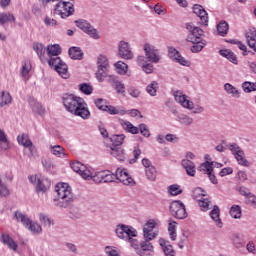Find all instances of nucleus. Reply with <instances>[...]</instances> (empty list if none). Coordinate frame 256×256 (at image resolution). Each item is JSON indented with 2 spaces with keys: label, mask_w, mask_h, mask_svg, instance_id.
<instances>
[{
  "label": "nucleus",
  "mask_w": 256,
  "mask_h": 256,
  "mask_svg": "<svg viewBox=\"0 0 256 256\" xmlns=\"http://www.w3.org/2000/svg\"><path fill=\"white\" fill-rule=\"evenodd\" d=\"M19 145L25 147L24 153L27 157H35L37 155V148L33 145V142L26 134H21L17 137Z\"/></svg>",
  "instance_id": "nucleus-9"
},
{
  "label": "nucleus",
  "mask_w": 256,
  "mask_h": 256,
  "mask_svg": "<svg viewBox=\"0 0 256 256\" xmlns=\"http://www.w3.org/2000/svg\"><path fill=\"white\" fill-rule=\"evenodd\" d=\"M168 55H169L170 59H173V61H175L179 57L180 54H179V51H177V49H175L173 47H169Z\"/></svg>",
  "instance_id": "nucleus-64"
},
{
  "label": "nucleus",
  "mask_w": 256,
  "mask_h": 256,
  "mask_svg": "<svg viewBox=\"0 0 256 256\" xmlns=\"http://www.w3.org/2000/svg\"><path fill=\"white\" fill-rule=\"evenodd\" d=\"M66 209L70 219H79V217H81V213L78 207L73 205H66Z\"/></svg>",
  "instance_id": "nucleus-31"
},
{
  "label": "nucleus",
  "mask_w": 256,
  "mask_h": 256,
  "mask_svg": "<svg viewBox=\"0 0 256 256\" xmlns=\"http://www.w3.org/2000/svg\"><path fill=\"white\" fill-rule=\"evenodd\" d=\"M192 197L196 201H200L201 199H203V197H205V191H203V189L201 188H195L192 191Z\"/></svg>",
  "instance_id": "nucleus-54"
},
{
  "label": "nucleus",
  "mask_w": 256,
  "mask_h": 256,
  "mask_svg": "<svg viewBox=\"0 0 256 256\" xmlns=\"http://www.w3.org/2000/svg\"><path fill=\"white\" fill-rule=\"evenodd\" d=\"M114 175L115 179H118V181H120V183H123V185H135V180H133L129 176V172L127 171V169L118 168Z\"/></svg>",
  "instance_id": "nucleus-15"
},
{
  "label": "nucleus",
  "mask_w": 256,
  "mask_h": 256,
  "mask_svg": "<svg viewBox=\"0 0 256 256\" xmlns=\"http://www.w3.org/2000/svg\"><path fill=\"white\" fill-rule=\"evenodd\" d=\"M68 55L70 59H73L74 61H81V59H83V50L73 46L68 50Z\"/></svg>",
  "instance_id": "nucleus-24"
},
{
  "label": "nucleus",
  "mask_w": 256,
  "mask_h": 256,
  "mask_svg": "<svg viewBox=\"0 0 256 256\" xmlns=\"http://www.w3.org/2000/svg\"><path fill=\"white\" fill-rule=\"evenodd\" d=\"M42 166L44 167L45 171L48 173H53V170L55 169V164L51 160H42Z\"/></svg>",
  "instance_id": "nucleus-56"
},
{
  "label": "nucleus",
  "mask_w": 256,
  "mask_h": 256,
  "mask_svg": "<svg viewBox=\"0 0 256 256\" xmlns=\"http://www.w3.org/2000/svg\"><path fill=\"white\" fill-rule=\"evenodd\" d=\"M168 233L171 241H175L177 239V223L171 219L168 220Z\"/></svg>",
  "instance_id": "nucleus-27"
},
{
  "label": "nucleus",
  "mask_w": 256,
  "mask_h": 256,
  "mask_svg": "<svg viewBox=\"0 0 256 256\" xmlns=\"http://www.w3.org/2000/svg\"><path fill=\"white\" fill-rule=\"evenodd\" d=\"M242 89L244 93H251L253 91H256V82L246 81L242 84Z\"/></svg>",
  "instance_id": "nucleus-47"
},
{
  "label": "nucleus",
  "mask_w": 256,
  "mask_h": 256,
  "mask_svg": "<svg viewBox=\"0 0 256 256\" xmlns=\"http://www.w3.org/2000/svg\"><path fill=\"white\" fill-rule=\"evenodd\" d=\"M232 241L234 246L237 249H241V247H245V240H243V238L239 237V234H234L232 236Z\"/></svg>",
  "instance_id": "nucleus-49"
},
{
  "label": "nucleus",
  "mask_w": 256,
  "mask_h": 256,
  "mask_svg": "<svg viewBox=\"0 0 256 256\" xmlns=\"http://www.w3.org/2000/svg\"><path fill=\"white\" fill-rule=\"evenodd\" d=\"M159 88V83L157 81L151 82L146 88V91L151 97H155L157 95V89Z\"/></svg>",
  "instance_id": "nucleus-46"
},
{
  "label": "nucleus",
  "mask_w": 256,
  "mask_h": 256,
  "mask_svg": "<svg viewBox=\"0 0 256 256\" xmlns=\"http://www.w3.org/2000/svg\"><path fill=\"white\" fill-rule=\"evenodd\" d=\"M38 217L42 225H44L45 227H51L53 221L51 220V218H49V216H47V214L40 213Z\"/></svg>",
  "instance_id": "nucleus-48"
},
{
  "label": "nucleus",
  "mask_w": 256,
  "mask_h": 256,
  "mask_svg": "<svg viewBox=\"0 0 256 256\" xmlns=\"http://www.w3.org/2000/svg\"><path fill=\"white\" fill-rule=\"evenodd\" d=\"M79 91L84 93V95H91V93H93V86L87 83H82L79 85Z\"/></svg>",
  "instance_id": "nucleus-53"
},
{
  "label": "nucleus",
  "mask_w": 256,
  "mask_h": 256,
  "mask_svg": "<svg viewBox=\"0 0 256 256\" xmlns=\"http://www.w3.org/2000/svg\"><path fill=\"white\" fill-rule=\"evenodd\" d=\"M221 215V210L219 209V206L215 205L213 209L210 212V217L212 221L216 224V227L221 229L223 227V221H221V218H219Z\"/></svg>",
  "instance_id": "nucleus-20"
},
{
  "label": "nucleus",
  "mask_w": 256,
  "mask_h": 256,
  "mask_svg": "<svg viewBox=\"0 0 256 256\" xmlns=\"http://www.w3.org/2000/svg\"><path fill=\"white\" fill-rule=\"evenodd\" d=\"M217 32L220 37H225V35H227L229 32V24L226 21H221L217 25Z\"/></svg>",
  "instance_id": "nucleus-36"
},
{
  "label": "nucleus",
  "mask_w": 256,
  "mask_h": 256,
  "mask_svg": "<svg viewBox=\"0 0 256 256\" xmlns=\"http://www.w3.org/2000/svg\"><path fill=\"white\" fill-rule=\"evenodd\" d=\"M104 111L109 113V115H125L124 110H119L115 106H111V105H106V110Z\"/></svg>",
  "instance_id": "nucleus-51"
},
{
  "label": "nucleus",
  "mask_w": 256,
  "mask_h": 256,
  "mask_svg": "<svg viewBox=\"0 0 256 256\" xmlns=\"http://www.w3.org/2000/svg\"><path fill=\"white\" fill-rule=\"evenodd\" d=\"M29 73H31V61L26 60L22 63V68L20 70V75L24 79V81H27V79H29Z\"/></svg>",
  "instance_id": "nucleus-25"
},
{
  "label": "nucleus",
  "mask_w": 256,
  "mask_h": 256,
  "mask_svg": "<svg viewBox=\"0 0 256 256\" xmlns=\"http://www.w3.org/2000/svg\"><path fill=\"white\" fill-rule=\"evenodd\" d=\"M13 98L9 92L2 91L0 92V108L5 107L6 105H11Z\"/></svg>",
  "instance_id": "nucleus-28"
},
{
  "label": "nucleus",
  "mask_w": 256,
  "mask_h": 256,
  "mask_svg": "<svg viewBox=\"0 0 256 256\" xmlns=\"http://www.w3.org/2000/svg\"><path fill=\"white\" fill-rule=\"evenodd\" d=\"M198 171L204 173V175H209L213 173V162L206 161L199 165Z\"/></svg>",
  "instance_id": "nucleus-30"
},
{
  "label": "nucleus",
  "mask_w": 256,
  "mask_h": 256,
  "mask_svg": "<svg viewBox=\"0 0 256 256\" xmlns=\"http://www.w3.org/2000/svg\"><path fill=\"white\" fill-rule=\"evenodd\" d=\"M157 227V222L155 220H149L143 228L144 239H155L157 237V232L153 231Z\"/></svg>",
  "instance_id": "nucleus-16"
},
{
  "label": "nucleus",
  "mask_w": 256,
  "mask_h": 256,
  "mask_svg": "<svg viewBox=\"0 0 256 256\" xmlns=\"http://www.w3.org/2000/svg\"><path fill=\"white\" fill-rule=\"evenodd\" d=\"M50 153L56 157H65V148L61 145L50 146Z\"/></svg>",
  "instance_id": "nucleus-38"
},
{
  "label": "nucleus",
  "mask_w": 256,
  "mask_h": 256,
  "mask_svg": "<svg viewBox=\"0 0 256 256\" xmlns=\"http://www.w3.org/2000/svg\"><path fill=\"white\" fill-rule=\"evenodd\" d=\"M32 111L34 113H37L38 115H44L45 114V108H43V105L39 102H34V105H32Z\"/></svg>",
  "instance_id": "nucleus-59"
},
{
  "label": "nucleus",
  "mask_w": 256,
  "mask_h": 256,
  "mask_svg": "<svg viewBox=\"0 0 256 256\" xmlns=\"http://www.w3.org/2000/svg\"><path fill=\"white\" fill-rule=\"evenodd\" d=\"M209 199L201 198L198 200V205L201 207L202 211H209Z\"/></svg>",
  "instance_id": "nucleus-62"
},
{
  "label": "nucleus",
  "mask_w": 256,
  "mask_h": 256,
  "mask_svg": "<svg viewBox=\"0 0 256 256\" xmlns=\"http://www.w3.org/2000/svg\"><path fill=\"white\" fill-rule=\"evenodd\" d=\"M144 51L146 59L150 63H159V61L161 60V56H159V50L155 49L152 45L145 44Z\"/></svg>",
  "instance_id": "nucleus-13"
},
{
  "label": "nucleus",
  "mask_w": 256,
  "mask_h": 256,
  "mask_svg": "<svg viewBox=\"0 0 256 256\" xmlns=\"http://www.w3.org/2000/svg\"><path fill=\"white\" fill-rule=\"evenodd\" d=\"M28 179L32 185H35L36 193H47L51 187V181L45 176L33 175Z\"/></svg>",
  "instance_id": "nucleus-8"
},
{
  "label": "nucleus",
  "mask_w": 256,
  "mask_h": 256,
  "mask_svg": "<svg viewBox=\"0 0 256 256\" xmlns=\"http://www.w3.org/2000/svg\"><path fill=\"white\" fill-rule=\"evenodd\" d=\"M76 197L73 193V188L69 186L68 183H65V201L66 203H73L75 201Z\"/></svg>",
  "instance_id": "nucleus-33"
},
{
  "label": "nucleus",
  "mask_w": 256,
  "mask_h": 256,
  "mask_svg": "<svg viewBox=\"0 0 256 256\" xmlns=\"http://www.w3.org/2000/svg\"><path fill=\"white\" fill-rule=\"evenodd\" d=\"M185 27L187 31L190 33L186 38V41L188 43L203 41V39L201 38V36L203 35V29L193 25V23H186Z\"/></svg>",
  "instance_id": "nucleus-12"
},
{
  "label": "nucleus",
  "mask_w": 256,
  "mask_h": 256,
  "mask_svg": "<svg viewBox=\"0 0 256 256\" xmlns=\"http://www.w3.org/2000/svg\"><path fill=\"white\" fill-rule=\"evenodd\" d=\"M86 33L92 39H96V40L101 39V35L99 34V31H97V29H95L93 26Z\"/></svg>",
  "instance_id": "nucleus-61"
},
{
  "label": "nucleus",
  "mask_w": 256,
  "mask_h": 256,
  "mask_svg": "<svg viewBox=\"0 0 256 256\" xmlns=\"http://www.w3.org/2000/svg\"><path fill=\"white\" fill-rule=\"evenodd\" d=\"M49 67H52L54 71H57L62 79H65V68H63V60L58 55H61V46L58 44H50L46 48Z\"/></svg>",
  "instance_id": "nucleus-3"
},
{
  "label": "nucleus",
  "mask_w": 256,
  "mask_h": 256,
  "mask_svg": "<svg viewBox=\"0 0 256 256\" xmlns=\"http://www.w3.org/2000/svg\"><path fill=\"white\" fill-rule=\"evenodd\" d=\"M170 213L176 219H186L187 209L181 200H174L170 204Z\"/></svg>",
  "instance_id": "nucleus-10"
},
{
  "label": "nucleus",
  "mask_w": 256,
  "mask_h": 256,
  "mask_svg": "<svg viewBox=\"0 0 256 256\" xmlns=\"http://www.w3.org/2000/svg\"><path fill=\"white\" fill-rule=\"evenodd\" d=\"M76 26L81 29L84 33H87L93 26L87 22V20H76L75 21Z\"/></svg>",
  "instance_id": "nucleus-39"
},
{
  "label": "nucleus",
  "mask_w": 256,
  "mask_h": 256,
  "mask_svg": "<svg viewBox=\"0 0 256 256\" xmlns=\"http://www.w3.org/2000/svg\"><path fill=\"white\" fill-rule=\"evenodd\" d=\"M115 67H116L117 72L119 73V75H126L127 70L129 69V66L127 64H125V62H123V61H118L115 64Z\"/></svg>",
  "instance_id": "nucleus-45"
},
{
  "label": "nucleus",
  "mask_w": 256,
  "mask_h": 256,
  "mask_svg": "<svg viewBox=\"0 0 256 256\" xmlns=\"http://www.w3.org/2000/svg\"><path fill=\"white\" fill-rule=\"evenodd\" d=\"M193 13H195V15L200 18L202 25H205V27L209 25V15L207 14V11H205V8H203V6L195 4L193 6Z\"/></svg>",
  "instance_id": "nucleus-17"
},
{
  "label": "nucleus",
  "mask_w": 256,
  "mask_h": 256,
  "mask_svg": "<svg viewBox=\"0 0 256 256\" xmlns=\"http://www.w3.org/2000/svg\"><path fill=\"white\" fill-rule=\"evenodd\" d=\"M0 145L1 149L7 151L9 149V140H7V135H5V131L0 129Z\"/></svg>",
  "instance_id": "nucleus-43"
},
{
  "label": "nucleus",
  "mask_w": 256,
  "mask_h": 256,
  "mask_svg": "<svg viewBox=\"0 0 256 256\" xmlns=\"http://www.w3.org/2000/svg\"><path fill=\"white\" fill-rule=\"evenodd\" d=\"M114 89L119 93V95H125V84L121 81L114 82Z\"/></svg>",
  "instance_id": "nucleus-60"
},
{
  "label": "nucleus",
  "mask_w": 256,
  "mask_h": 256,
  "mask_svg": "<svg viewBox=\"0 0 256 256\" xmlns=\"http://www.w3.org/2000/svg\"><path fill=\"white\" fill-rule=\"evenodd\" d=\"M168 193L173 196L181 195V193H183V189H181L179 184H173L168 187Z\"/></svg>",
  "instance_id": "nucleus-50"
},
{
  "label": "nucleus",
  "mask_w": 256,
  "mask_h": 256,
  "mask_svg": "<svg viewBox=\"0 0 256 256\" xmlns=\"http://www.w3.org/2000/svg\"><path fill=\"white\" fill-rule=\"evenodd\" d=\"M33 49L35 53L38 55L39 59H42L45 55V51H47V48L39 42L33 44Z\"/></svg>",
  "instance_id": "nucleus-42"
},
{
  "label": "nucleus",
  "mask_w": 256,
  "mask_h": 256,
  "mask_svg": "<svg viewBox=\"0 0 256 256\" xmlns=\"http://www.w3.org/2000/svg\"><path fill=\"white\" fill-rule=\"evenodd\" d=\"M139 130L143 137H151V132L149 131L147 124H140Z\"/></svg>",
  "instance_id": "nucleus-63"
},
{
  "label": "nucleus",
  "mask_w": 256,
  "mask_h": 256,
  "mask_svg": "<svg viewBox=\"0 0 256 256\" xmlns=\"http://www.w3.org/2000/svg\"><path fill=\"white\" fill-rule=\"evenodd\" d=\"M230 215L233 217V219H241V206H232L230 209Z\"/></svg>",
  "instance_id": "nucleus-52"
},
{
  "label": "nucleus",
  "mask_w": 256,
  "mask_h": 256,
  "mask_svg": "<svg viewBox=\"0 0 256 256\" xmlns=\"http://www.w3.org/2000/svg\"><path fill=\"white\" fill-rule=\"evenodd\" d=\"M97 71H96V79L100 83L105 81V77H107L109 73V59L107 56L100 54L97 58Z\"/></svg>",
  "instance_id": "nucleus-7"
},
{
  "label": "nucleus",
  "mask_w": 256,
  "mask_h": 256,
  "mask_svg": "<svg viewBox=\"0 0 256 256\" xmlns=\"http://www.w3.org/2000/svg\"><path fill=\"white\" fill-rule=\"evenodd\" d=\"M75 15V1L68 0L65 2V17H71Z\"/></svg>",
  "instance_id": "nucleus-32"
},
{
  "label": "nucleus",
  "mask_w": 256,
  "mask_h": 256,
  "mask_svg": "<svg viewBox=\"0 0 256 256\" xmlns=\"http://www.w3.org/2000/svg\"><path fill=\"white\" fill-rule=\"evenodd\" d=\"M70 167L75 173H78V175H80V177L86 181L92 180L96 184L113 183V181H115V174L109 170H102L93 173L85 166V164L79 161L71 162Z\"/></svg>",
  "instance_id": "nucleus-1"
},
{
  "label": "nucleus",
  "mask_w": 256,
  "mask_h": 256,
  "mask_svg": "<svg viewBox=\"0 0 256 256\" xmlns=\"http://www.w3.org/2000/svg\"><path fill=\"white\" fill-rule=\"evenodd\" d=\"M14 218L18 223H22V225H24V227L28 229V231H31L33 235H41V233L43 232V228L40 226L39 223L31 221V219H29L27 215L21 213L20 211H16L14 213Z\"/></svg>",
  "instance_id": "nucleus-6"
},
{
  "label": "nucleus",
  "mask_w": 256,
  "mask_h": 256,
  "mask_svg": "<svg viewBox=\"0 0 256 256\" xmlns=\"http://www.w3.org/2000/svg\"><path fill=\"white\" fill-rule=\"evenodd\" d=\"M65 107L72 115L80 117L84 121L91 119V111L87 107V102L74 94H65Z\"/></svg>",
  "instance_id": "nucleus-2"
},
{
  "label": "nucleus",
  "mask_w": 256,
  "mask_h": 256,
  "mask_svg": "<svg viewBox=\"0 0 256 256\" xmlns=\"http://www.w3.org/2000/svg\"><path fill=\"white\" fill-rule=\"evenodd\" d=\"M224 89L229 95H232V97H235L236 99H239L241 97L239 90H237L235 86L231 85L230 83H226L224 85Z\"/></svg>",
  "instance_id": "nucleus-37"
},
{
  "label": "nucleus",
  "mask_w": 256,
  "mask_h": 256,
  "mask_svg": "<svg viewBox=\"0 0 256 256\" xmlns=\"http://www.w3.org/2000/svg\"><path fill=\"white\" fill-rule=\"evenodd\" d=\"M54 15H58L61 19H65V1H59L54 7Z\"/></svg>",
  "instance_id": "nucleus-29"
},
{
  "label": "nucleus",
  "mask_w": 256,
  "mask_h": 256,
  "mask_svg": "<svg viewBox=\"0 0 256 256\" xmlns=\"http://www.w3.org/2000/svg\"><path fill=\"white\" fill-rule=\"evenodd\" d=\"M110 141L112 144L107 146V151L112 155V157L118 159V161H125V159H127V154H125V150L121 148L123 141H125V135H113L110 138Z\"/></svg>",
  "instance_id": "nucleus-5"
},
{
  "label": "nucleus",
  "mask_w": 256,
  "mask_h": 256,
  "mask_svg": "<svg viewBox=\"0 0 256 256\" xmlns=\"http://www.w3.org/2000/svg\"><path fill=\"white\" fill-rule=\"evenodd\" d=\"M145 175L148 181H157V169L154 166L145 169Z\"/></svg>",
  "instance_id": "nucleus-41"
},
{
  "label": "nucleus",
  "mask_w": 256,
  "mask_h": 256,
  "mask_svg": "<svg viewBox=\"0 0 256 256\" xmlns=\"http://www.w3.org/2000/svg\"><path fill=\"white\" fill-rule=\"evenodd\" d=\"M9 187L0 178V197H9Z\"/></svg>",
  "instance_id": "nucleus-57"
},
{
  "label": "nucleus",
  "mask_w": 256,
  "mask_h": 256,
  "mask_svg": "<svg viewBox=\"0 0 256 256\" xmlns=\"http://www.w3.org/2000/svg\"><path fill=\"white\" fill-rule=\"evenodd\" d=\"M234 157L236 161L242 165V167H249V161H247L245 158V152L243 150H240L238 153L234 154Z\"/></svg>",
  "instance_id": "nucleus-34"
},
{
  "label": "nucleus",
  "mask_w": 256,
  "mask_h": 256,
  "mask_svg": "<svg viewBox=\"0 0 256 256\" xmlns=\"http://www.w3.org/2000/svg\"><path fill=\"white\" fill-rule=\"evenodd\" d=\"M115 233L119 239L128 241V243L131 244V247L134 249H139V242L133 239V237H137V230L133 228V226L118 224L116 226Z\"/></svg>",
  "instance_id": "nucleus-4"
},
{
  "label": "nucleus",
  "mask_w": 256,
  "mask_h": 256,
  "mask_svg": "<svg viewBox=\"0 0 256 256\" xmlns=\"http://www.w3.org/2000/svg\"><path fill=\"white\" fill-rule=\"evenodd\" d=\"M178 121H179V123H182V125H192L193 124V118H191L185 114L178 115Z\"/></svg>",
  "instance_id": "nucleus-55"
},
{
  "label": "nucleus",
  "mask_w": 256,
  "mask_h": 256,
  "mask_svg": "<svg viewBox=\"0 0 256 256\" xmlns=\"http://www.w3.org/2000/svg\"><path fill=\"white\" fill-rule=\"evenodd\" d=\"M123 129L127 131L128 133H132V135H137L139 133V128L135 127L131 122L129 121H124L122 123Z\"/></svg>",
  "instance_id": "nucleus-40"
},
{
  "label": "nucleus",
  "mask_w": 256,
  "mask_h": 256,
  "mask_svg": "<svg viewBox=\"0 0 256 256\" xmlns=\"http://www.w3.org/2000/svg\"><path fill=\"white\" fill-rule=\"evenodd\" d=\"M174 99L177 101V103L181 104L184 109H193V102L188 99L187 95L176 92L174 94Z\"/></svg>",
  "instance_id": "nucleus-18"
},
{
  "label": "nucleus",
  "mask_w": 256,
  "mask_h": 256,
  "mask_svg": "<svg viewBox=\"0 0 256 256\" xmlns=\"http://www.w3.org/2000/svg\"><path fill=\"white\" fill-rule=\"evenodd\" d=\"M160 247H162L165 256H175V249L169 244V241L161 238L159 240Z\"/></svg>",
  "instance_id": "nucleus-23"
},
{
  "label": "nucleus",
  "mask_w": 256,
  "mask_h": 256,
  "mask_svg": "<svg viewBox=\"0 0 256 256\" xmlns=\"http://www.w3.org/2000/svg\"><path fill=\"white\" fill-rule=\"evenodd\" d=\"M95 105L97 109H100V111H106L107 110V100L103 98H98L95 100Z\"/></svg>",
  "instance_id": "nucleus-58"
},
{
  "label": "nucleus",
  "mask_w": 256,
  "mask_h": 256,
  "mask_svg": "<svg viewBox=\"0 0 256 256\" xmlns=\"http://www.w3.org/2000/svg\"><path fill=\"white\" fill-rule=\"evenodd\" d=\"M0 241L3 243V245H6V247L10 248L12 251L17 252L18 245L9 234H1Z\"/></svg>",
  "instance_id": "nucleus-19"
},
{
  "label": "nucleus",
  "mask_w": 256,
  "mask_h": 256,
  "mask_svg": "<svg viewBox=\"0 0 256 256\" xmlns=\"http://www.w3.org/2000/svg\"><path fill=\"white\" fill-rule=\"evenodd\" d=\"M182 167L185 169L189 177H195V163L189 159H183L181 162Z\"/></svg>",
  "instance_id": "nucleus-21"
},
{
  "label": "nucleus",
  "mask_w": 256,
  "mask_h": 256,
  "mask_svg": "<svg viewBox=\"0 0 256 256\" xmlns=\"http://www.w3.org/2000/svg\"><path fill=\"white\" fill-rule=\"evenodd\" d=\"M5 23H15V16L11 13H0V25Z\"/></svg>",
  "instance_id": "nucleus-35"
},
{
  "label": "nucleus",
  "mask_w": 256,
  "mask_h": 256,
  "mask_svg": "<svg viewBox=\"0 0 256 256\" xmlns=\"http://www.w3.org/2000/svg\"><path fill=\"white\" fill-rule=\"evenodd\" d=\"M54 205L60 209L65 207V182H59L54 187Z\"/></svg>",
  "instance_id": "nucleus-11"
},
{
  "label": "nucleus",
  "mask_w": 256,
  "mask_h": 256,
  "mask_svg": "<svg viewBox=\"0 0 256 256\" xmlns=\"http://www.w3.org/2000/svg\"><path fill=\"white\" fill-rule=\"evenodd\" d=\"M219 53L222 57H225L226 59H228L230 63L237 65V56L235 55V53H233V51H231L230 49H225V50H220Z\"/></svg>",
  "instance_id": "nucleus-26"
},
{
  "label": "nucleus",
  "mask_w": 256,
  "mask_h": 256,
  "mask_svg": "<svg viewBox=\"0 0 256 256\" xmlns=\"http://www.w3.org/2000/svg\"><path fill=\"white\" fill-rule=\"evenodd\" d=\"M118 55L121 57V59H126L127 61L133 59V51L131 50V46L128 44V42H119Z\"/></svg>",
  "instance_id": "nucleus-14"
},
{
  "label": "nucleus",
  "mask_w": 256,
  "mask_h": 256,
  "mask_svg": "<svg viewBox=\"0 0 256 256\" xmlns=\"http://www.w3.org/2000/svg\"><path fill=\"white\" fill-rule=\"evenodd\" d=\"M193 46L190 48V51L192 53H200V51H203V49L205 48V42L202 41H196V42H192Z\"/></svg>",
  "instance_id": "nucleus-44"
},
{
  "label": "nucleus",
  "mask_w": 256,
  "mask_h": 256,
  "mask_svg": "<svg viewBox=\"0 0 256 256\" xmlns=\"http://www.w3.org/2000/svg\"><path fill=\"white\" fill-rule=\"evenodd\" d=\"M150 241H153V239L144 238V241L140 243L141 250L137 251V255L143 256L145 251L153 252V244Z\"/></svg>",
  "instance_id": "nucleus-22"
}]
</instances>
